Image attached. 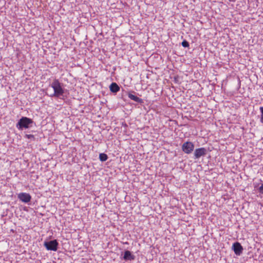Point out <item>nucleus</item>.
Masks as SVG:
<instances>
[{
    "instance_id": "obj_6",
    "label": "nucleus",
    "mask_w": 263,
    "mask_h": 263,
    "mask_svg": "<svg viewBox=\"0 0 263 263\" xmlns=\"http://www.w3.org/2000/svg\"><path fill=\"white\" fill-rule=\"evenodd\" d=\"M232 248L236 255H240L242 253L243 251V248L239 242H236L234 243Z\"/></svg>"
},
{
    "instance_id": "obj_4",
    "label": "nucleus",
    "mask_w": 263,
    "mask_h": 263,
    "mask_svg": "<svg viewBox=\"0 0 263 263\" xmlns=\"http://www.w3.org/2000/svg\"><path fill=\"white\" fill-rule=\"evenodd\" d=\"M194 145L191 142L184 143L182 146V151L186 154H190L194 149Z\"/></svg>"
},
{
    "instance_id": "obj_9",
    "label": "nucleus",
    "mask_w": 263,
    "mask_h": 263,
    "mask_svg": "<svg viewBox=\"0 0 263 263\" xmlns=\"http://www.w3.org/2000/svg\"><path fill=\"white\" fill-rule=\"evenodd\" d=\"M109 89L111 92L116 93L119 91L120 87L117 83L113 82L110 85Z\"/></svg>"
},
{
    "instance_id": "obj_13",
    "label": "nucleus",
    "mask_w": 263,
    "mask_h": 263,
    "mask_svg": "<svg viewBox=\"0 0 263 263\" xmlns=\"http://www.w3.org/2000/svg\"><path fill=\"white\" fill-rule=\"evenodd\" d=\"M181 45L184 47H189V43L186 41L184 40L181 43Z\"/></svg>"
},
{
    "instance_id": "obj_2",
    "label": "nucleus",
    "mask_w": 263,
    "mask_h": 263,
    "mask_svg": "<svg viewBox=\"0 0 263 263\" xmlns=\"http://www.w3.org/2000/svg\"><path fill=\"white\" fill-rule=\"evenodd\" d=\"M33 123L32 119L27 117H22L17 124V127L19 130L29 127Z\"/></svg>"
},
{
    "instance_id": "obj_8",
    "label": "nucleus",
    "mask_w": 263,
    "mask_h": 263,
    "mask_svg": "<svg viewBox=\"0 0 263 263\" xmlns=\"http://www.w3.org/2000/svg\"><path fill=\"white\" fill-rule=\"evenodd\" d=\"M135 256L133 255L129 251H125L124 252L123 259L126 260H132L135 259Z\"/></svg>"
},
{
    "instance_id": "obj_10",
    "label": "nucleus",
    "mask_w": 263,
    "mask_h": 263,
    "mask_svg": "<svg viewBox=\"0 0 263 263\" xmlns=\"http://www.w3.org/2000/svg\"><path fill=\"white\" fill-rule=\"evenodd\" d=\"M128 97L129 98H130L131 100H134L137 102L140 103L142 102V99L132 94V93H128Z\"/></svg>"
},
{
    "instance_id": "obj_5",
    "label": "nucleus",
    "mask_w": 263,
    "mask_h": 263,
    "mask_svg": "<svg viewBox=\"0 0 263 263\" xmlns=\"http://www.w3.org/2000/svg\"><path fill=\"white\" fill-rule=\"evenodd\" d=\"M18 199L23 202L28 203L31 199V195L27 193H21L18 194Z\"/></svg>"
},
{
    "instance_id": "obj_7",
    "label": "nucleus",
    "mask_w": 263,
    "mask_h": 263,
    "mask_svg": "<svg viewBox=\"0 0 263 263\" xmlns=\"http://www.w3.org/2000/svg\"><path fill=\"white\" fill-rule=\"evenodd\" d=\"M206 153V149L205 148H197L195 151L194 156L196 159H198L202 156L205 155Z\"/></svg>"
},
{
    "instance_id": "obj_16",
    "label": "nucleus",
    "mask_w": 263,
    "mask_h": 263,
    "mask_svg": "<svg viewBox=\"0 0 263 263\" xmlns=\"http://www.w3.org/2000/svg\"><path fill=\"white\" fill-rule=\"evenodd\" d=\"M230 1H235V0H230Z\"/></svg>"
},
{
    "instance_id": "obj_14",
    "label": "nucleus",
    "mask_w": 263,
    "mask_h": 263,
    "mask_svg": "<svg viewBox=\"0 0 263 263\" xmlns=\"http://www.w3.org/2000/svg\"><path fill=\"white\" fill-rule=\"evenodd\" d=\"M258 190L260 193L263 194V184L259 187Z\"/></svg>"
},
{
    "instance_id": "obj_11",
    "label": "nucleus",
    "mask_w": 263,
    "mask_h": 263,
    "mask_svg": "<svg viewBox=\"0 0 263 263\" xmlns=\"http://www.w3.org/2000/svg\"><path fill=\"white\" fill-rule=\"evenodd\" d=\"M99 159L100 161L104 162L107 160L108 159V156L106 154L104 153H101L99 155Z\"/></svg>"
},
{
    "instance_id": "obj_1",
    "label": "nucleus",
    "mask_w": 263,
    "mask_h": 263,
    "mask_svg": "<svg viewBox=\"0 0 263 263\" xmlns=\"http://www.w3.org/2000/svg\"><path fill=\"white\" fill-rule=\"evenodd\" d=\"M51 86L53 89V96L54 97H60L63 95L64 93V89L58 79H55L53 80Z\"/></svg>"
},
{
    "instance_id": "obj_3",
    "label": "nucleus",
    "mask_w": 263,
    "mask_h": 263,
    "mask_svg": "<svg viewBox=\"0 0 263 263\" xmlns=\"http://www.w3.org/2000/svg\"><path fill=\"white\" fill-rule=\"evenodd\" d=\"M58 245L59 243L56 239L49 241H45L44 242V246L47 250L53 251H56L57 250Z\"/></svg>"
},
{
    "instance_id": "obj_15",
    "label": "nucleus",
    "mask_w": 263,
    "mask_h": 263,
    "mask_svg": "<svg viewBox=\"0 0 263 263\" xmlns=\"http://www.w3.org/2000/svg\"><path fill=\"white\" fill-rule=\"evenodd\" d=\"M25 136L27 137L28 139L34 138V136L32 135H26Z\"/></svg>"
},
{
    "instance_id": "obj_12",
    "label": "nucleus",
    "mask_w": 263,
    "mask_h": 263,
    "mask_svg": "<svg viewBox=\"0 0 263 263\" xmlns=\"http://www.w3.org/2000/svg\"><path fill=\"white\" fill-rule=\"evenodd\" d=\"M259 110L260 111V121L263 124V106L260 107Z\"/></svg>"
}]
</instances>
